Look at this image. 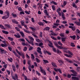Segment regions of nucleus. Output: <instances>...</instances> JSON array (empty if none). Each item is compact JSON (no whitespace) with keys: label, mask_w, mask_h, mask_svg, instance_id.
I'll return each instance as SVG.
<instances>
[{"label":"nucleus","mask_w":80,"mask_h":80,"mask_svg":"<svg viewBox=\"0 0 80 80\" xmlns=\"http://www.w3.org/2000/svg\"><path fill=\"white\" fill-rule=\"evenodd\" d=\"M68 54H70V55L67 54H64V55L66 57H68V58H72V55H73V54L72 53V52H70V51H68Z\"/></svg>","instance_id":"f257e3e1"},{"label":"nucleus","mask_w":80,"mask_h":80,"mask_svg":"<svg viewBox=\"0 0 80 80\" xmlns=\"http://www.w3.org/2000/svg\"><path fill=\"white\" fill-rule=\"evenodd\" d=\"M16 52L19 55H21V56H22V58H23V59H24L25 58V56H24V54L22 52H19L18 50H17V49L16 50Z\"/></svg>","instance_id":"f03ea898"},{"label":"nucleus","mask_w":80,"mask_h":80,"mask_svg":"<svg viewBox=\"0 0 80 80\" xmlns=\"http://www.w3.org/2000/svg\"><path fill=\"white\" fill-rule=\"evenodd\" d=\"M11 76L12 77L13 79V80H18V76L16 74H15V76H13V74L12 72L11 73Z\"/></svg>","instance_id":"7ed1b4c3"},{"label":"nucleus","mask_w":80,"mask_h":80,"mask_svg":"<svg viewBox=\"0 0 80 80\" xmlns=\"http://www.w3.org/2000/svg\"><path fill=\"white\" fill-rule=\"evenodd\" d=\"M71 72L73 74H71V75L72 76H74V77H76L77 76V72H76L75 70H71Z\"/></svg>","instance_id":"20e7f679"},{"label":"nucleus","mask_w":80,"mask_h":80,"mask_svg":"<svg viewBox=\"0 0 80 80\" xmlns=\"http://www.w3.org/2000/svg\"><path fill=\"white\" fill-rule=\"evenodd\" d=\"M6 14H7L6 15L2 17V19H7V18H9V12H7Z\"/></svg>","instance_id":"39448f33"},{"label":"nucleus","mask_w":80,"mask_h":80,"mask_svg":"<svg viewBox=\"0 0 80 80\" xmlns=\"http://www.w3.org/2000/svg\"><path fill=\"white\" fill-rule=\"evenodd\" d=\"M40 69L41 70V72L43 73L44 75H46V72L43 69V68L42 67H40Z\"/></svg>","instance_id":"423d86ee"},{"label":"nucleus","mask_w":80,"mask_h":80,"mask_svg":"<svg viewBox=\"0 0 80 80\" xmlns=\"http://www.w3.org/2000/svg\"><path fill=\"white\" fill-rule=\"evenodd\" d=\"M37 48L38 49L37 50V52H38V53H40V54H41L42 55V51H41V48L38 47Z\"/></svg>","instance_id":"0eeeda50"},{"label":"nucleus","mask_w":80,"mask_h":80,"mask_svg":"<svg viewBox=\"0 0 80 80\" xmlns=\"http://www.w3.org/2000/svg\"><path fill=\"white\" fill-rule=\"evenodd\" d=\"M54 25L52 26V28H57V26H58L59 25V24L57 23H53Z\"/></svg>","instance_id":"6e6552de"},{"label":"nucleus","mask_w":80,"mask_h":80,"mask_svg":"<svg viewBox=\"0 0 80 80\" xmlns=\"http://www.w3.org/2000/svg\"><path fill=\"white\" fill-rule=\"evenodd\" d=\"M22 76L24 78V79L25 80H30V79L27 78V76L25 75V74L23 73H22Z\"/></svg>","instance_id":"1a4fd4ad"},{"label":"nucleus","mask_w":80,"mask_h":80,"mask_svg":"<svg viewBox=\"0 0 80 80\" xmlns=\"http://www.w3.org/2000/svg\"><path fill=\"white\" fill-rule=\"evenodd\" d=\"M13 52L15 54V55L16 57H18V58H20V57L18 56V55L17 54V53H16L15 51H13Z\"/></svg>","instance_id":"9d476101"},{"label":"nucleus","mask_w":80,"mask_h":80,"mask_svg":"<svg viewBox=\"0 0 80 80\" xmlns=\"http://www.w3.org/2000/svg\"><path fill=\"white\" fill-rule=\"evenodd\" d=\"M14 37H16V38H20V35L18 33L17 34H14Z\"/></svg>","instance_id":"9b49d317"},{"label":"nucleus","mask_w":80,"mask_h":80,"mask_svg":"<svg viewBox=\"0 0 80 80\" xmlns=\"http://www.w3.org/2000/svg\"><path fill=\"white\" fill-rule=\"evenodd\" d=\"M72 80H78L79 79L78 78H77L76 77H72L71 78Z\"/></svg>","instance_id":"f8f14e48"},{"label":"nucleus","mask_w":80,"mask_h":80,"mask_svg":"<svg viewBox=\"0 0 80 80\" xmlns=\"http://www.w3.org/2000/svg\"><path fill=\"white\" fill-rule=\"evenodd\" d=\"M43 45V43L41 42L39 44V47H41V48H43L44 47L43 46H42Z\"/></svg>","instance_id":"ddd939ff"},{"label":"nucleus","mask_w":80,"mask_h":80,"mask_svg":"<svg viewBox=\"0 0 80 80\" xmlns=\"http://www.w3.org/2000/svg\"><path fill=\"white\" fill-rule=\"evenodd\" d=\"M1 47H7L8 46V45L6 43H4V44H1Z\"/></svg>","instance_id":"4468645a"},{"label":"nucleus","mask_w":80,"mask_h":80,"mask_svg":"<svg viewBox=\"0 0 80 80\" xmlns=\"http://www.w3.org/2000/svg\"><path fill=\"white\" fill-rule=\"evenodd\" d=\"M12 22L13 23H16V24H18V22L16 21V20H15L13 19L12 20Z\"/></svg>","instance_id":"2eb2a0df"},{"label":"nucleus","mask_w":80,"mask_h":80,"mask_svg":"<svg viewBox=\"0 0 80 80\" xmlns=\"http://www.w3.org/2000/svg\"><path fill=\"white\" fill-rule=\"evenodd\" d=\"M62 18L63 20H65V16H64V14H63V12H62Z\"/></svg>","instance_id":"dca6fc26"},{"label":"nucleus","mask_w":80,"mask_h":80,"mask_svg":"<svg viewBox=\"0 0 80 80\" xmlns=\"http://www.w3.org/2000/svg\"><path fill=\"white\" fill-rule=\"evenodd\" d=\"M52 66L53 67H55V68H57V65H56V64L54 62H52Z\"/></svg>","instance_id":"f3484780"},{"label":"nucleus","mask_w":80,"mask_h":80,"mask_svg":"<svg viewBox=\"0 0 80 80\" xmlns=\"http://www.w3.org/2000/svg\"><path fill=\"white\" fill-rule=\"evenodd\" d=\"M44 53H48V55H51V53H50V52H48L47 51H44Z\"/></svg>","instance_id":"a211bd4d"},{"label":"nucleus","mask_w":80,"mask_h":80,"mask_svg":"<svg viewBox=\"0 0 80 80\" xmlns=\"http://www.w3.org/2000/svg\"><path fill=\"white\" fill-rule=\"evenodd\" d=\"M70 38H72L73 40H75V38H76V36H70Z\"/></svg>","instance_id":"6ab92c4d"},{"label":"nucleus","mask_w":80,"mask_h":80,"mask_svg":"<svg viewBox=\"0 0 80 80\" xmlns=\"http://www.w3.org/2000/svg\"><path fill=\"white\" fill-rule=\"evenodd\" d=\"M31 58L32 60H35V56H34V55L33 54H31Z\"/></svg>","instance_id":"aec40b11"},{"label":"nucleus","mask_w":80,"mask_h":80,"mask_svg":"<svg viewBox=\"0 0 80 80\" xmlns=\"http://www.w3.org/2000/svg\"><path fill=\"white\" fill-rule=\"evenodd\" d=\"M36 74H37L38 76H40V75H41V74H40V72L36 71Z\"/></svg>","instance_id":"412c9836"},{"label":"nucleus","mask_w":80,"mask_h":80,"mask_svg":"<svg viewBox=\"0 0 80 80\" xmlns=\"http://www.w3.org/2000/svg\"><path fill=\"white\" fill-rule=\"evenodd\" d=\"M12 67L13 69V70L14 71V72H15V71H16V69H15V66H14V65H12Z\"/></svg>","instance_id":"4be33fe9"},{"label":"nucleus","mask_w":80,"mask_h":80,"mask_svg":"<svg viewBox=\"0 0 80 80\" xmlns=\"http://www.w3.org/2000/svg\"><path fill=\"white\" fill-rule=\"evenodd\" d=\"M62 39V42H65V40L66 39V38H61Z\"/></svg>","instance_id":"5701e85b"},{"label":"nucleus","mask_w":80,"mask_h":80,"mask_svg":"<svg viewBox=\"0 0 80 80\" xmlns=\"http://www.w3.org/2000/svg\"><path fill=\"white\" fill-rule=\"evenodd\" d=\"M72 6L73 7H74V8H77V5H76V4L75 3H73L72 4Z\"/></svg>","instance_id":"b1692460"},{"label":"nucleus","mask_w":80,"mask_h":80,"mask_svg":"<svg viewBox=\"0 0 80 80\" xmlns=\"http://www.w3.org/2000/svg\"><path fill=\"white\" fill-rule=\"evenodd\" d=\"M28 38L31 40H32V41H34V39L33 38H32V37L30 36H29L28 37Z\"/></svg>","instance_id":"393cba45"},{"label":"nucleus","mask_w":80,"mask_h":80,"mask_svg":"<svg viewBox=\"0 0 80 80\" xmlns=\"http://www.w3.org/2000/svg\"><path fill=\"white\" fill-rule=\"evenodd\" d=\"M19 32H20V34L21 35L22 37H24V36L25 35V34H24L23 32H21V31H20Z\"/></svg>","instance_id":"a878e982"},{"label":"nucleus","mask_w":80,"mask_h":80,"mask_svg":"<svg viewBox=\"0 0 80 80\" xmlns=\"http://www.w3.org/2000/svg\"><path fill=\"white\" fill-rule=\"evenodd\" d=\"M79 21L80 22H75V23H76L77 25H80V19H79Z\"/></svg>","instance_id":"bb28decb"},{"label":"nucleus","mask_w":80,"mask_h":80,"mask_svg":"<svg viewBox=\"0 0 80 80\" xmlns=\"http://www.w3.org/2000/svg\"><path fill=\"white\" fill-rule=\"evenodd\" d=\"M51 3H53L54 5H57V2H55L53 1H52V2H51Z\"/></svg>","instance_id":"cd10ccee"},{"label":"nucleus","mask_w":80,"mask_h":80,"mask_svg":"<svg viewBox=\"0 0 80 80\" xmlns=\"http://www.w3.org/2000/svg\"><path fill=\"white\" fill-rule=\"evenodd\" d=\"M8 38L10 41H13V38L10 37H8Z\"/></svg>","instance_id":"c85d7f7f"},{"label":"nucleus","mask_w":80,"mask_h":80,"mask_svg":"<svg viewBox=\"0 0 80 80\" xmlns=\"http://www.w3.org/2000/svg\"><path fill=\"white\" fill-rule=\"evenodd\" d=\"M44 12L46 14V15L48 16V11H47V10H44Z\"/></svg>","instance_id":"c756f323"},{"label":"nucleus","mask_w":80,"mask_h":80,"mask_svg":"<svg viewBox=\"0 0 80 80\" xmlns=\"http://www.w3.org/2000/svg\"><path fill=\"white\" fill-rule=\"evenodd\" d=\"M38 24H39V25H42V26H43V25H44V24H43V23L42 22H38Z\"/></svg>","instance_id":"7c9ffc66"},{"label":"nucleus","mask_w":80,"mask_h":80,"mask_svg":"<svg viewBox=\"0 0 80 80\" xmlns=\"http://www.w3.org/2000/svg\"><path fill=\"white\" fill-rule=\"evenodd\" d=\"M50 30V28L48 27H47L44 29V30Z\"/></svg>","instance_id":"2f4dec72"},{"label":"nucleus","mask_w":80,"mask_h":80,"mask_svg":"<svg viewBox=\"0 0 80 80\" xmlns=\"http://www.w3.org/2000/svg\"><path fill=\"white\" fill-rule=\"evenodd\" d=\"M0 28H2V29H3L4 30H5V28H4V27L1 24V25H0Z\"/></svg>","instance_id":"473e14b6"},{"label":"nucleus","mask_w":80,"mask_h":80,"mask_svg":"<svg viewBox=\"0 0 80 80\" xmlns=\"http://www.w3.org/2000/svg\"><path fill=\"white\" fill-rule=\"evenodd\" d=\"M35 60L37 62H38V63H40V60H39V59H38V58H35Z\"/></svg>","instance_id":"72a5a7b5"},{"label":"nucleus","mask_w":80,"mask_h":80,"mask_svg":"<svg viewBox=\"0 0 80 80\" xmlns=\"http://www.w3.org/2000/svg\"><path fill=\"white\" fill-rule=\"evenodd\" d=\"M21 25H22V26H23V25H25V22H24V21H22L21 22Z\"/></svg>","instance_id":"f704fd0d"},{"label":"nucleus","mask_w":80,"mask_h":80,"mask_svg":"<svg viewBox=\"0 0 80 80\" xmlns=\"http://www.w3.org/2000/svg\"><path fill=\"white\" fill-rule=\"evenodd\" d=\"M42 21H43V22H45L46 23H50V22L47 21L44 19Z\"/></svg>","instance_id":"c9c22d12"},{"label":"nucleus","mask_w":80,"mask_h":80,"mask_svg":"<svg viewBox=\"0 0 80 80\" xmlns=\"http://www.w3.org/2000/svg\"><path fill=\"white\" fill-rule=\"evenodd\" d=\"M60 35L61 37H65V35L63 33H60Z\"/></svg>","instance_id":"e433bc0d"},{"label":"nucleus","mask_w":80,"mask_h":80,"mask_svg":"<svg viewBox=\"0 0 80 80\" xmlns=\"http://www.w3.org/2000/svg\"><path fill=\"white\" fill-rule=\"evenodd\" d=\"M8 61L10 62H12V61H13V59L12 58H8Z\"/></svg>","instance_id":"4c0bfd02"},{"label":"nucleus","mask_w":80,"mask_h":80,"mask_svg":"<svg viewBox=\"0 0 80 80\" xmlns=\"http://www.w3.org/2000/svg\"><path fill=\"white\" fill-rule=\"evenodd\" d=\"M2 32L4 33H5V34H8V32L7 31H5L4 30L2 31Z\"/></svg>","instance_id":"58836bf2"},{"label":"nucleus","mask_w":80,"mask_h":80,"mask_svg":"<svg viewBox=\"0 0 80 80\" xmlns=\"http://www.w3.org/2000/svg\"><path fill=\"white\" fill-rule=\"evenodd\" d=\"M56 52H57V53H62V52H61V51H60L59 50H58V49H57Z\"/></svg>","instance_id":"ea45409f"},{"label":"nucleus","mask_w":80,"mask_h":80,"mask_svg":"<svg viewBox=\"0 0 80 80\" xmlns=\"http://www.w3.org/2000/svg\"><path fill=\"white\" fill-rule=\"evenodd\" d=\"M12 17H13V18L17 17V14H14L12 13Z\"/></svg>","instance_id":"a19ab883"},{"label":"nucleus","mask_w":80,"mask_h":80,"mask_svg":"<svg viewBox=\"0 0 80 80\" xmlns=\"http://www.w3.org/2000/svg\"><path fill=\"white\" fill-rule=\"evenodd\" d=\"M51 34L53 36H57V34H56L54 32H52L51 33Z\"/></svg>","instance_id":"79ce46f5"},{"label":"nucleus","mask_w":80,"mask_h":80,"mask_svg":"<svg viewBox=\"0 0 80 80\" xmlns=\"http://www.w3.org/2000/svg\"><path fill=\"white\" fill-rule=\"evenodd\" d=\"M67 1H64L63 2V5H64V6H65V5H67Z\"/></svg>","instance_id":"37998d69"},{"label":"nucleus","mask_w":80,"mask_h":80,"mask_svg":"<svg viewBox=\"0 0 80 80\" xmlns=\"http://www.w3.org/2000/svg\"><path fill=\"white\" fill-rule=\"evenodd\" d=\"M32 35H33V36H34V37H35V38H38V36H37L33 34H32Z\"/></svg>","instance_id":"c03bdc74"},{"label":"nucleus","mask_w":80,"mask_h":80,"mask_svg":"<svg viewBox=\"0 0 80 80\" xmlns=\"http://www.w3.org/2000/svg\"><path fill=\"white\" fill-rule=\"evenodd\" d=\"M52 8L53 10L55 11V7L54 5L52 6Z\"/></svg>","instance_id":"a18cd8bd"},{"label":"nucleus","mask_w":80,"mask_h":80,"mask_svg":"<svg viewBox=\"0 0 80 80\" xmlns=\"http://www.w3.org/2000/svg\"><path fill=\"white\" fill-rule=\"evenodd\" d=\"M57 47L58 48H59V49H62L63 48V47H62V46H57Z\"/></svg>","instance_id":"49530a36"},{"label":"nucleus","mask_w":80,"mask_h":80,"mask_svg":"<svg viewBox=\"0 0 80 80\" xmlns=\"http://www.w3.org/2000/svg\"><path fill=\"white\" fill-rule=\"evenodd\" d=\"M58 43L59 44V45L61 46H62V45H63L62 43H61V42L60 41L58 42Z\"/></svg>","instance_id":"de8ad7c7"},{"label":"nucleus","mask_w":80,"mask_h":80,"mask_svg":"<svg viewBox=\"0 0 80 80\" xmlns=\"http://www.w3.org/2000/svg\"><path fill=\"white\" fill-rule=\"evenodd\" d=\"M15 29H16V30H17L18 32H20V29H19V28H18V27H15Z\"/></svg>","instance_id":"09e8293b"},{"label":"nucleus","mask_w":80,"mask_h":80,"mask_svg":"<svg viewBox=\"0 0 80 80\" xmlns=\"http://www.w3.org/2000/svg\"><path fill=\"white\" fill-rule=\"evenodd\" d=\"M27 50V48L26 47H25L23 49V51L24 52H26Z\"/></svg>","instance_id":"8fccbe9b"},{"label":"nucleus","mask_w":80,"mask_h":80,"mask_svg":"<svg viewBox=\"0 0 80 80\" xmlns=\"http://www.w3.org/2000/svg\"><path fill=\"white\" fill-rule=\"evenodd\" d=\"M52 50L54 52H57L56 49L55 48L53 47V48H52Z\"/></svg>","instance_id":"3c124183"},{"label":"nucleus","mask_w":80,"mask_h":80,"mask_svg":"<svg viewBox=\"0 0 80 80\" xmlns=\"http://www.w3.org/2000/svg\"><path fill=\"white\" fill-rule=\"evenodd\" d=\"M18 10L19 11L21 12V11H22V9L21 7H19L18 8Z\"/></svg>","instance_id":"603ef678"},{"label":"nucleus","mask_w":80,"mask_h":80,"mask_svg":"<svg viewBox=\"0 0 80 80\" xmlns=\"http://www.w3.org/2000/svg\"><path fill=\"white\" fill-rule=\"evenodd\" d=\"M36 40L37 42H38L39 43H40L41 42L40 40L39 39H36Z\"/></svg>","instance_id":"864d4df0"},{"label":"nucleus","mask_w":80,"mask_h":80,"mask_svg":"<svg viewBox=\"0 0 80 80\" xmlns=\"http://www.w3.org/2000/svg\"><path fill=\"white\" fill-rule=\"evenodd\" d=\"M43 61L44 62V63H49L48 61L47 60H43Z\"/></svg>","instance_id":"5fc2aeb1"},{"label":"nucleus","mask_w":80,"mask_h":80,"mask_svg":"<svg viewBox=\"0 0 80 80\" xmlns=\"http://www.w3.org/2000/svg\"><path fill=\"white\" fill-rule=\"evenodd\" d=\"M51 37L52 38V39H53V40H57V39H56V38H55L53 36H51Z\"/></svg>","instance_id":"6e6d98bb"},{"label":"nucleus","mask_w":80,"mask_h":80,"mask_svg":"<svg viewBox=\"0 0 80 80\" xmlns=\"http://www.w3.org/2000/svg\"><path fill=\"white\" fill-rule=\"evenodd\" d=\"M76 32H77V33L79 34L80 35V30H78V29H77L76 30Z\"/></svg>","instance_id":"4d7b16f0"},{"label":"nucleus","mask_w":80,"mask_h":80,"mask_svg":"<svg viewBox=\"0 0 80 80\" xmlns=\"http://www.w3.org/2000/svg\"><path fill=\"white\" fill-rule=\"evenodd\" d=\"M33 47H30L29 48V51L32 50V49H33Z\"/></svg>","instance_id":"13d9d810"},{"label":"nucleus","mask_w":80,"mask_h":80,"mask_svg":"<svg viewBox=\"0 0 80 80\" xmlns=\"http://www.w3.org/2000/svg\"><path fill=\"white\" fill-rule=\"evenodd\" d=\"M18 27L19 28H22V26L20 24H18Z\"/></svg>","instance_id":"bf43d9fd"},{"label":"nucleus","mask_w":80,"mask_h":80,"mask_svg":"<svg viewBox=\"0 0 80 80\" xmlns=\"http://www.w3.org/2000/svg\"><path fill=\"white\" fill-rule=\"evenodd\" d=\"M30 28H31L32 31L33 32H35V28H33L32 27H30Z\"/></svg>","instance_id":"052dcab7"},{"label":"nucleus","mask_w":80,"mask_h":80,"mask_svg":"<svg viewBox=\"0 0 80 80\" xmlns=\"http://www.w3.org/2000/svg\"><path fill=\"white\" fill-rule=\"evenodd\" d=\"M75 27H72V30L73 31H75Z\"/></svg>","instance_id":"680f3d73"},{"label":"nucleus","mask_w":80,"mask_h":80,"mask_svg":"<svg viewBox=\"0 0 80 80\" xmlns=\"http://www.w3.org/2000/svg\"><path fill=\"white\" fill-rule=\"evenodd\" d=\"M59 69H57L56 68H55L54 70H55V71H56V72H58Z\"/></svg>","instance_id":"e2e57ef3"},{"label":"nucleus","mask_w":80,"mask_h":80,"mask_svg":"<svg viewBox=\"0 0 80 80\" xmlns=\"http://www.w3.org/2000/svg\"><path fill=\"white\" fill-rule=\"evenodd\" d=\"M58 62L60 63H63V62L62 60H58Z\"/></svg>","instance_id":"0e129e2a"},{"label":"nucleus","mask_w":80,"mask_h":80,"mask_svg":"<svg viewBox=\"0 0 80 80\" xmlns=\"http://www.w3.org/2000/svg\"><path fill=\"white\" fill-rule=\"evenodd\" d=\"M48 45L50 47H51V48H53V46L52 45H51L49 44Z\"/></svg>","instance_id":"69168bd1"},{"label":"nucleus","mask_w":80,"mask_h":80,"mask_svg":"<svg viewBox=\"0 0 80 80\" xmlns=\"http://www.w3.org/2000/svg\"><path fill=\"white\" fill-rule=\"evenodd\" d=\"M18 4V2H17L16 1L14 2V5H17Z\"/></svg>","instance_id":"338daca9"},{"label":"nucleus","mask_w":80,"mask_h":80,"mask_svg":"<svg viewBox=\"0 0 80 80\" xmlns=\"http://www.w3.org/2000/svg\"><path fill=\"white\" fill-rule=\"evenodd\" d=\"M8 75H9L10 73V71H8V70H6Z\"/></svg>","instance_id":"774afa93"}]
</instances>
